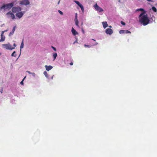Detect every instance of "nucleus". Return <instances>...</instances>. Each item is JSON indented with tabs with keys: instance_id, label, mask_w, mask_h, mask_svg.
<instances>
[{
	"instance_id": "nucleus-21",
	"label": "nucleus",
	"mask_w": 157,
	"mask_h": 157,
	"mask_svg": "<svg viewBox=\"0 0 157 157\" xmlns=\"http://www.w3.org/2000/svg\"><path fill=\"white\" fill-rule=\"evenodd\" d=\"M10 17H11L13 19L15 18L14 14L12 13H10Z\"/></svg>"
},
{
	"instance_id": "nucleus-26",
	"label": "nucleus",
	"mask_w": 157,
	"mask_h": 157,
	"mask_svg": "<svg viewBox=\"0 0 157 157\" xmlns=\"http://www.w3.org/2000/svg\"><path fill=\"white\" fill-rule=\"evenodd\" d=\"M78 20V19H77V13H76L75 14V20Z\"/></svg>"
},
{
	"instance_id": "nucleus-13",
	"label": "nucleus",
	"mask_w": 157,
	"mask_h": 157,
	"mask_svg": "<svg viewBox=\"0 0 157 157\" xmlns=\"http://www.w3.org/2000/svg\"><path fill=\"white\" fill-rule=\"evenodd\" d=\"M45 67L46 68V70L48 71H49V70L52 69L53 68V67L52 66H50H50L45 65Z\"/></svg>"
},
{
	"instance_id": "nucleus-27",
	"label": "nucleus",
	"mask_w": 157,
	"mask_h": 157,
	"mask_svg": "<svg viewBox=\"0 0 157 157\" xmlns=\"http://www.w3.org/2000/svg\"><path fill=\"white\" fill-rule=\"evenodd\" d=\"M52 48L55 51H56V48L53 46H52Z\"/></svg>"
},
{
	"instance_id": "nucleus-38",
	"label": "nucleus",
	"mask_w": 157,
	"mask_h": 157,
	"mask_svg": "<svg viewBox=\"0 0 157 157\" xmlns=\"http://www.w3.org/2000/svg\"><path fill=\"white\" fill-rule=\"evenodd\" d=\"M112 27L111 26H109V27L111 28Z\"/></svg>"
},
{
	"instance_id": "nucleus-5",
	"label": "nucleus",
	"mask_w": 157,
	"mask_h": 157,
	"mask_svg": "<svg viewBox=\"0 0 157 157\" xmlns=\"http://www.w3.org/2000/svg\"><path fill=\"white\" fill-rule=\"evenodd\" d=\"M20 4L22 5H28L29 4L30 2L29 0H21L19 1Z\"/></svg>"
},
{
	"instance_id": "nucleus-2",
	"label": "nucleus",
	"mask_w": 157,
	"mask_h": 157,
	"mask_svg": "<svg viewBox=\"0 0 157 157\" xmlns=\"http://www.w3.org/2000/svg\"><path fill=\"white\" fill-rule=\"evenodd\" d=\"M10 9V3L4 4L0 8V12H5L8 11Z\"/></svg>"
},
{
	"instance_id": "nucleus-15",
	"label": "nucleus",
	"mask_w": 157,
	"mask_h": 157,
	"mask_svg": "<svg viewBox=\"0 0 157 157\" xmlns=\"http://www.w3.org/2000/svg\"><path fill=\"white\" fill-rule=\"evenodd\" d=\"M23 41H24V39H23V40L22 41L21 44V46H20L21 50V49L23 48V47H24V45Z\"/></svg>"
},
{
	"instance_id": "nucleus-37",
	"label": "nucleus",
	"mask_w": 157,
	"mask_h": 157,
	"mask_svg": "<svg viewBox=\"0 0 157 157\" xmlns=\"http://www.w3.org/2000/svg\"><path fill=\"white\" fill-rule=\"evenodd\" d=\"M53 76H52V79H53Z\"/></svg>"
},
{
	"instance_id": "nucleus-6",
	"label": "nucleus",
	"mask_w": 157,
	"mask_h": 157,
	"mask_svg": "<svg viewBox=\"0 0 157 157\" xmlns=\"http://www.w3.org/2000/svg\"><path fill=\"white\" fill-rule=\"evenodd\" d=\"M24 13L25 12L20 11V12H19L16 13V16L19 19H20L22 17Z\"/></svg>"
},
{
	"instance_id": "nucleus-36",
	"label": "nucleus",
	"mask_w": 157,
	"mask_h": 157,
	"mask_svg": "<svg viewBox=\"0 0 157 157\" xmlns=\"http://www.w3.org/2000/svg\"><path fill=\"white\" fill-rule=\"evenodd\" d=\"M148 1H149V2H151V0H147Z\"/></svg>"
},
{
	"instance_id": "nucleus-14",
	"label": "nucleus",
	"mask_w": 157,
	"mask_h": 157,
	"mask_svg": "<svg viewBox=\"0 0 157 157\" xmlns=\"http://www.w3.org/2000/svg\"><path fill=\"white\" fill-rule=\"evenodd\" d=\"M102 24L104 28L105 29L108 26L107 22L106 21L102 22Z\"/></svg>"
},
{
	"instance_id": "nucleus-11",
	"label": "nucleus",
	"mask_w": 157,
	"mask_h": 157,
	"mask_svg": "<svg viewBox=\"0 0 157 157\" xmlns=\"http://www.w3.org/2000/svg\"><path fill=\"white\" fill-rule=\"evenodd\" d=\"M119 33L120 34H123V33H131L130 31L128 30H120Z\"/></svg>"
},
{
	"instance_id": "nucleus-22",
	"label": "nucleus",
	"mask_w": 157,
	"mask_h": 157,
	"mask_svg": "<svg viewBox=\"0 0 157 157\" xmlns=\"http://www.w3.org/2000/svg\"><path fill=\"white\" fill-rule=\"evenodd\" d=\"M152 9L154 12H157V9L155 7H152Z\"/></svg>"
},
{
	"instance_id": "nucleus-35",
	"label": "nucleus",
	"mask_w": 157,
	"mask_h": 157,
	"mask_svg": "<svg viewBox=\"0 0 157 157\" xmlns=\"http://www.w3.org/2000/svg\"><path fill=\"white\" fill-rule=\"evenodd\" d=\"M0 92H1V93H2V90H0Z\"/></svg>"
},
{
	"instance_id": "nucleus-16",
	"label": "nucleus",
	"mask_w": 157,
	"mask_h": 157,
	"mask_svg": "<svg viewBox=\"0 0 157 157\" xmlns=\"http://www.w3.org/2000/svg\"><path fill=\"white\" fill-rule=\"evenodd\" d=\"M16 27V26H15L13 28L12 31L11 32H10V34H13V33H14V32L15 30V29Z\"/></svg>"
},
{
	"instance_id": "nucleus-20",
	"label": "nucleus",
	"mask_w": 157,
	"mask_h": 157,
	"mask_svg": "<svg viewBox=\"0 0 157 157\" xmlns=\"http://www.w3.org/2000/svg\"><path fill=\"white\" fill-rule=\"evenodd\" d=\"M44 74L45 75L46 77L47 78H48V73L47 72V71H44Z\"/></svg>"
},
{
	"instance_id": "nucleus-8",
	"label": "nucleus",
	"mask_w": 157,
	"mask_h": 157,
	"mask_svg": "<svg viewBox=\"0 0 157 157\" xmlns=\"http://www.w3.org/2000/svg\"><path fill=\"white\" fill-rule=\"evenodd\" d=\"M2 48L7 50H10V44H4L2 45Z\"/></svg>"
},
{
	"instance_id": "nucleus-25",
	"label": "nucleus",
	"mask_w": 157,
	"mask_h": 157,
	"mask_svg": "<svg viewBox=\"0 0 157 157\" xmlns=\"http://www.w3.org/2000/svg\"><path fill=\"white\" fill-rule=\"evenodd\" d=\"M25 77L22 80L21 82H20V84H21V85H23V81L24 79L25 78Z\"/></svg>"
},
{
	"instance_id": "nucleus-7",
	"label": "nucleus",
	"mask_w": 157,
	"mask_h": 157,
	"mask_svg": "<svg viewBox=\"0 0 157 157\" xmlns=\"http://www.w3.org/2000/svg\"><path fill=\"white\" fill-rule=\"evenodd\" d=\"M7 30H5L4 31H2V33L1 34V39L0 40V42H2V41H4L5 40V36L4 35V33H5V32L7 31Z\"/></svg>"
},
{
	"instance_id": "nucleus-1",
	"label": "nucleus",
	"mask_w": 157,
	"mask_h": 157,
	"mask_svg": "<svg viewBox=\"0 0 157 157\" xmlns=\"http://www.w3.org/2000/svg\"><path fill=\"white\" fill-rule=\"evenodd\" d=\"M146 13V11H144V12H142L139 16L140 22L141 24H142L144 25H146L148 24L150 21L147 15V14H145Z\"/></svg>"
},
{
	"instance_id": "nucleus-12",
	"label": "nucleus",
	"mask_w": 157,
	"mask_h": 157,
	"mask_svg": "<svg viewBox=\"0 0 157 157\" xmlns=\"http://www.w3.org/2000/svg\"><path fill=\"white\" fill-rule=\"evenodd\" d=\"M71 32L72 34L74 36L78 35V33L76 31L75 29L73 28H72V29Z\"/></svg>"
},
{
	"instance_id": "nucleus-9",
	"label": "nucleus",
	"mask_w": 157,
	"mask_h": 157,
	"mask_svg": "<svg viewBox=\"0 0 157 157\" xmlns=\"http://www.w3.org/2000/svg\"><path fill=\"white\" fill-rule=\"evenodd\" d=\"M74 2L80 7L82 11L83 12L84 10L83 6L77 1L75 0Z\"/></svg>"
},
{
	"instance_id": "nucleus-34",
	"label": "nucleus",
	"mask_w": 157,
	"mask_h": 157,
	"mask_svg": "<svg viewBox=\"0 0 157 157\" xmlns=\"http://www.w3.org/2000/svg\"><path fill=\"white\" fill-rule=\"evenodd\" d=\"M27 72H28L29 73V74H32V73L31 72H30L29 71H27Z\"/></svg>"
},
{
	"instance_id": "nucleus-41",
	"label": "nucleus",
	"mask_w": 157,
	"mask_h": 157,
	"mask_svg": "<svg viewBox=\"0 0 157 157\" xmlns=\"http://www.w3.org/2000/svg\"><path fill=\"white\" fill-rule=\"evenodd\" d=\"M98 44V43H96V44Z\"/></svg>"
},
{
	"instance_id": "nucleus-31",
	"label": "nucleus",
	"mask_w": 157,
	"mask_h": 157,
	"mask_svg": "<svg viewBox=\"0 0 157 157\" xmlns=\"http://www.w3.org/2000/svg\"><path fill=\"white\" fill-rule=\"evenodd\" d=\"M84 46H85V47H89V45H86V44H85L84 45Z\"/></svg>"
},
{
	"instance_id": "nucleus-10",
	"label": "nucleus",
	"mask_w": 157,
	"mask_h": 157,
	"mask_svg": "<svg viewBox=\"0 0 157 157\" xmlns=\"http://www.w3.org/2000/svg\"><path fill=\"white\" fill-rule=\"evenodd\" d=\"M105 33L107 34L111 35L113 33V31L111 29L108 28L106 30Z\"/></svg>"
},
{
	"instance_id": "nucleus-40",
	"label": "nucleus",
	"mask_w": 157,
	"mask_h": 157,
	"mask_svg": "<svg viewBox=\"0 0 157 157\" xmlns=\"http://www.w3.org/2000/svg\"><path fill=\"white\" fill-rule=\"evenodd\" d=\"M92 40H94V41H95L93 39H92Z\"/></svg>"
},
{
	"instance_id": "nucleus-3",
	"label": "nucleus",
	"mask_w": 157,
	"mask_h": 157,
	"mask_svg": "<svg viewBox=\"0 0 157 157\" xmlns=\"http://www.w3.org/2000/svg\"><path fill=\"white\" fill-rule=\"evenodd\" d=\"M94 7L96 10L99 12H101L104 11L102 8L98 6L97 3L94 5Z\"/></svg>"
},
{
	"instance_id": "nucleus-32",
	"label": "nucleus",
	"mask_w": 157,
	"mask_h": 157,
	"mask_svg": "<svg viewBox=\"0 0 157 157\" xmlns=\"http://www.w3.org/2000/svg\"><path fill=\"white\" fill-rule=\"evenodd\" d=\"M32 74L33 76H35V74L34 73H32Z\"/></svg>"
},
{
	"instance_id": "nucleus-28",
	"label": "nucleus",
	"mask_w": 157,
	"mask_h": 157,
	"mask_svg": "<svg viewBox=\"0 0 157 157\" xmlns=\"http://www.w3.org/2000/svg\"><path fill=\"white\" fill-rule=\"evenodd\" d=\"M58 12L61 15H63V13L61 11H60V10H58Z\"/></svg>"
},
{
	"instance_id": "nucleus-39",
	"label": "nucleus",
	"mask_w": 157,
	"mask_h": 157,
	"mask_svg": "<svg viewBox=\"0 0 157 157\" xmlns=\"http://www.w3.org/2000/svg\"><path fill=\"white\" fill-rule=\"evenodd\" d=\"M59 2H60V1H59L58 3V4H59Z\"/></svg>"
},
{
	"instance_id": "nucleus-29",
	"label": "nucleus",
	"mask_w": 157,
	"mask_h": 157,
	"mask_svg": "<svg viewBox=\"0 0 157 157\" xmlns=\"http://www.w3.org/2000/svg\"><path fill=\"white\" fill-rule=\"evenodd\" d=\"M121 23L123 25H125V23L123 21H121Z\"/></svg>"
},
{
	"instance_id": "nucleus-17",
	"label": "nucleus",
	"mask_w": 157,
	"mask_h": 157,
	"mask_svg": "<svg viewBox=\"0 0 157 157\" xmlns=\"http://www.w3.org/2000/svg\"><path fill=\"white\" fill-rule=\"evenodd\" d=\"M16 1L14 2H12L10 3V8L11 7H12L14 5H16Z\"/></svg>"
},
{
	"instance_id": "nucleus-4",
	"label": "nucleus",
	"mask_w": 157,
	"mask_h": 157,
	"mask_svg": "<svg viewBox=\"0 0 157 157\" xmlns=\"http://www.w3.org/2000/svg\"><path fill=\"white\" fill-rule=\"evenodd\" d=\"M21 10V9L19 7H13L12 9V12L14 13H17Z\"/></svg>"
},
{
	"instance_id": "nucleus-33",
	"label": "nucleus",
	"mask_w": 157,
	"mask_h": 157,
	"mask_svg": "<svg viewBox=\"0 0 157 157\" xmlns=\"http://www.w3.org/2000/svg\"><path fill=\"white\" fill-rule=\"evenodd\" d=\"M70 65H72L73 64V63L72 62H71L70 63Z\"/></svg>"
},
{
	"instance_id": "nucleus-18",
	"label": "nucleus",
	"mask_w": 157,
	"mask_h": 157,
	"mask_svg": "<svg viewBox=\"0 0 157 157\" xmlns=\"http://www.w3.org/2000/svg\"><path fill=\"white\" fill-rule=\"evenodd\" d=\"M57 56V54L56 53H53V60H54Z\"/></svg>"
},
{
	"instance_id": "nucleus-23",
	"label": "nucleus",
	"mask_w": 157,
	"mask_h": 157,
	"mask_svg": "<svg viewBox=\"0 0 157 157\" xmlns=\"http://www.w3.org/2000/svg\"><path fill=\"white\" fill-rule=\"evenodd\" d=\"M75 22L76 25L78 27H79L78 25V20H75Z\"/></svg>"
},
{
	"instance_id": "nucleus-19",
	"label": "nucleus",
	"mask_w": 157,
	"mask_h": 157,
	"mask_svg": "<svg viewBox=\"0 0 157 157\" xmlns=\"http://www.w3.org/2000/svg\"><path fill=\"white\" fill-rule=\"evenodd\" d=\"M136 11H142V12H144V11H145L142 8H140L139 9H138L136 10Z\"/></svg>"
},
{
	"instance_id": "nucleus-24",
	"label": "nucleus",
	"mask_w": 157,
	"mask_h": 157,
	"mask_svg": "<svg viewBox=\"0 0 157 157\" xmlns=\"http://www.w3.org/2000/svg\"><path fill=\"white\" fill-rule=\"evenodd\" d=\"M16 55L15 52L14 51L11 54L12 56H15Z\"/></svg>"
},
{
	"instance_id": "nucleus-30",
	"label": "nucleus",
	"mask_w": 157,
	"mask_h": 157,
	"mask_svg": "<svg viewBox=\"0 0 157 157\" xmlns=\"http://www.w3.org/2000/svg\"><path fill=\"white\" fill-rule=\"evenodd\" d=\"M10 14V11L8 12L6 14V15H7V17H9V15Z\"/></svg>"
}]
</instances>
